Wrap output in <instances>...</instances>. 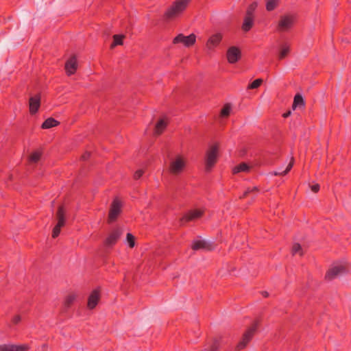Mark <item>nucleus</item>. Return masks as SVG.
Here are the masks:
<instances>
[{
	"label": "nucleus",
	"mask_w": 351,
	"mask_h": 351,
	"mask_svg": "<svg viewBox=\"0 0 351 351\" xmlns=\"http://www.w3.org/2000/svg\"><path fill=\"white\" fill-rule=\"evenodd\" d=\"M190 0H176L166 10L164 16L167 20H172L179 16L187 8Z\"/></svg>",
	"instance_id": "obj_1"
},
{
	"label": "nucleus",
	"mask_w": 351,
	"mask_h": 351,
	"mask_svg": "<svg viewBox=\"0 0 351 351\" xmlns=\"http://www.w3.org/2000/svg\"><path fill=\"white\" fill-rule=\"evenodd\" d=\"M186 159L182 156L172 157L169 160V170L173 174H178L181 173L185 165Z\"/></svg>",
	"instance_id": "obj_2"
},
{
	"label": "nucleus",
	"mask_w": 351,
	"mask_h": 351,
	"mask_svg": "<svg viewBox=\"0 0 351 351\" xmlns=\"http://www.w3.org/2000/svg\"><path fill=\"white\" fill-rule=\"evenodd\" d=\"M295 22V16L294 15L288 14L280 16L277 25V31L283 32L289 30Z\"/></svg>",
	"instance_id": "obj_3"
},
{
	"label": "nucleus",
	"mask_w": 351,
	"mask_h": 351,
	"mask_svg": "<svg viewBox=\"0 0 351 351\" xmlns=\"http://www.w3.org/2000/svg\"><path fill=\"white\" fill-rule=\"evenodd\" d=\"M56 216L58 223L53 229V238H56L59 235L61 227L64 226L65 223V211L62 206H59Z\"/></svg>",
	"instance_id": "obj_4"
},
{
	"label": "nucleus",
	"mask_w": 351,
	"mask_h": 351,
	"mask_svg": "<svg viewBox=\"0 0 351 351\" xmlns=\"http://www.w3.org/2000/svg\"><path fill=\"white\" fill-rule=\"evenodd\" d=\"M195 41L196 36L194 34H191L186 36L182 34H180L173 40V43L174 44L182 43L186 47L193 46L195 43Z\"/></svg>",
	"instance_id": "obj_5"
},
{
	"label": "nucleus",
	"mask_w": 351,
	"mask_h": 351,
	"mask_svg": "<svg viewBox=\"0 0 351 351\" xmlns=\"http://www.w3.org/2000/svg\"><path fill=\"white\" fill-rule=\"evenodd\" d=\"M121 204L119 199H115L110 207L108 221L112 223L116 220L121 213Z\"/></svg>",
	"instance_id": "obj_6"
},
{
	"label": "nucleus",
	"mask_w": 351,
	"mask_h": 351,
	"mask_svg": "<svg viewBox=\"0 0 351 351\" xmlns=\"http://www.w3.org/2000/svg\"><path fill=\"white\" fill-rule=\"evenodd\" d=\"M29 346L27 344H1L0 345V351H27Z\"/></svg>",
	"instance_id": "obj_7"
},
{
	"label": "nucleus",
	"mask_w": 351,
	"mask_h": 351,
	"mask_svg": "<svg viewBox=\"0 0 351 351\" xmlns=\"http://www.w3.org/2000/svg\"><path fill=\"white\" fill-rule=\"evenodd\" d=\"M227 59L229 63H236L241 58V51L237 47H231L227 51Z\"/></svg>",
	"instance_id": "obj_8"
},
{
	"label": "nucleus",
	"mask_w": 351,
	"mask_h": 351,
	"mask_svg": "<svg viewBox=\"0 0 351 351\" xmlns=\"http://www.w3.org/2000/svg\"><path fill=\"white\" fill-rule=\"evenodd\" d=\"M64 69L66 74L73 75L77 69V61L75 56H71L65 63Z\"/></svg>",
	"instance_id": "obj_9"
},
{
	"label": "nucleus",
	"mask_w": 351,
	"mask_h": 351,
	"mask_svg": "<svg viewBox=\"0 0 351 351\" xmlns=\"http://www.w3.org/2000/svg\"><path fill=\"white\" fill-rule=\"evenodd\" d=\"M194 250H203L206 251L212 250L214 247L213 243L206 240H197L192 245Z\"/></svg>",
	"instance_id": "obj_10"
},
{
	"label": "nucleus",
	"mask_w": 351,
	"mask_h": 351,
	"mask_svg": "<svg viewBox=\"0 0 351 351\" xmlns=\"http://www.w3.org/2000/svg\"><path fill=\"white\" fill-rule=\"evenodd\" d=\"M40 95L37 94L29 99V112L34 114L38 112L40 106Z\"/></svg>",
	"instance_id": "obj_11"
},
{
	"label": "nucleus",
	"mask_w": 351,
	"mask_h": 351,
	"mask_svg": "<svg viewBox=\"0 0 351 351\" xmlns=\"http://www.w3.org/2000/svg\"><path fill=\"white\" fill-rule=\"evenodd\" d=\"M346 271V268L343 265H335L332 267L327 272L326 278L328 280H332L335 277L343 274Z\"/></svg>",
	"instance_id": "obj_12"
},
{
	"label": "nucleus",
	"mask_w": 351,
	"mask_h": 351,
	"mask_svg": "<svg viewBox=\"0 0 351 351\" xmlns=\"http://www.w3.org/2000/svg\"><path fill=\"white\" fill-rule=\"evenodd\" d=\"M222 36L221 34L217 33L212 35L208 40L206 46L210 51L213 50L217 46L219 45L221 41Z\"/></svg>",
	"instance_id": "obj_13"
},
{
	"label": "nucleus",
	"mask_w": 351,
	"mask_h": 351,
	"mask_svg": "<svg viewBox=\"0 0 351 351\" xmlns=\"http://www.w3.org/2000/svg\"><path fill=\"white\" fill-rule=\"evenodd\" d=\"M122 234V230L121 228H116L113 230L106 239L105 243L108 246H111L115 244L117 239L120 237Z\"/></svg>",
	"instance_id": "obj_14"
},
{
	"label": "nucleus",
	"mask_w": 351,
	"mask_h": 351,
	"mask_svg": "<svg viewBox=\"0 0 351 351\" xmlns=\"http://www.w3.org/2000/svg\"><path fill=\"white\" fill-rule=\"evenodd\" d=\"M167 125H168L167 118L163 117V118L160 119L155 125L154 134L155 136L160 135L164 132V130L167 128Z\"/></svg>",
	"instance_id": "obj_15"
},
{
	"label": "nucleus",
	"mask_w": 351,
	"mask_h": 351,
	"mask_svg": "<svg viewBox=\"0 0 351 351\" xmlns=\"http://www.w3.org/2000/svg\"><path fill=\"white\" fill-rule=\"evenodd\" d=\"M100 298L99 293L97 290L93 291L88 300V307L90 309L94 308L97 304Z\"/></svg>",
	"instance_id": "obj_16"
},
{
	"label": "nucleus",
	"mask_w": 351,
	"mask_h": 351,
	"mask_svg": "<svg viewBox=\"0 0 351 351\" xmlns=\"http://www.w3.org/2000/svg\"><path fill=\"white\" fill-rule=\"evenodd\" d=\"M254 16L245 15L244 17L242 29L244 32H247L253 27Z\"/></svg>",
	"instance_id": "obj_17"
},
{
	"label": "nucleus",
	"mask_w": 351,
	"mask_h": 351,
	"mask_svg": "<svg viewBox=\"0 0 351 351\" xmlns=\"http://www.w3.org/2000/svg\"><path fill=\"white\" fill-rule=\"evenodd\" d=\"M203 211L199 209H195L190 211L186 216L182 219L183 221H191L200 217L202 215Z\"/></svg>",
	"instance_id": "obj_18"
},
{
	"label": "nucleus",
	"mask_w": 351,
	"mask_h": 351,
	"mask_svg": "<svg viewBox=\"0 0 351 351\" xmlns=\"http://www.w3.org/2000/svg\"><path fill=\"white\" fill-rule=\"evenodd\" d=\"M290 51V45L287 43H284L280 46L278 58L282 60L287 56Z\"/></svg>",
	"instance_id": "obj_19"
},
{
	"label": "nucleus",
	"mask_w": 351,
	"mask_h": 351,
	"mask_svg": "<svg viewBox=\"0 0 351 351\" xmlns=\"http://www.w3.org/2000/svg\"><path fill=\"white\" fill-rule=\"evenodd\" d=\"M59 125V122L55 119L50 117L47 119L42 124L43 129H49Z\"/></svg>",
	"instance_id": "obj_20"
},
{
	"label": "nucleus",
	"mask_w": 351,
	"mask_h": 351,
	"mask_svg": "<svg viewBox=\"0 0 351 351\" xmlns=\"http://www.w3.org/2000/svg\"><path fill=\"white\" fill-rule=\"evenodd\" d=\"M257 328V324L254 323L250 328H249L243 334V337L246 341H250L255 333Z\"/></svg>",
	"instance_id": "obj_21"
},
{
	"label": "nucleus",
	"mask_w": 351,
	"mask_h": 351,
	"mask_svg": "<svg viewBox=\"0 0 351 351\" xmlns=\"http://www.w3.org/2000/svg\"><path fill=\"white\" fill-rule=\"evenodd\" d=\"M305 106L304 100L302 96L300 94L295 95L293 103V108L295 109L296 107H304Z\"/></svg>",
	"instance_id": "obj_22"
},
{
	"label": "nucleus",
	"mask_w": 351,
	"mask_h": 351,
	"mask_svg": "<svg viewBox=\"0 0 351 351\" xmlns=\"http://www.w3.org/2000/svg\"><path fill=\"white\" fill-rule=\"evenodd\" d=\"M125 36L123 34H114L113 36V42L110 45L111 48H114L117 45H122Z\"/></svg>",
	"instance_id": "obj_23"
},
{
	"label": "nucleus",
	"mask_w": 351,
	"mask_h": 351,
	"mask_svg": "<svg viewBox=\"0 0 351 351\" xmlns=\"http://www.w3.org/2000/svg\"><path fill=\"white\" fill-rule=\"evenodd\" d=\"M217 155H208L206 158V167L209 170L217 162Z\"/></svg>",
	"instance_id": "obj_24"
},
{
	"label": "nucleus",
	"mask_w": 351,
	"mask_h": 351,
	"mask_svg": "<svg viewBox=\"0 0 351 351\" xmlns=\"http://www.w3.org/2000/svg\"><path fill=\"white\" fill-rule=\"evenodd\" d=\"M279 0H267L266 2V9L267 11L274 10L278 5Z\"/></svg>",
	"instance_id": "obj_25"
},
{
	"label": "nucleus",
	"mask_w": 351,
	"mask_h": 351,
	"mask_svg": "<svg viewBox=\"0 0 351 351\" xmlns=\"http://www.w3.org/2000/svg\"><path fill=\"white\" fill-rule=\"evenodd\" d=\"M219 151V143L215 142L210 145L206 154H217Z\"/></svg>",
	"instance_id": "obj_26"
},
{
	"label": "nucleus",
	"mask_w": 351,
	"mask_h": 351,
	"mask_svg": "<svg viewBox=\"0 0 351 351\" xmlns=\"http://www.w3.org/2000/svg\"><path fill=\"white\" fill-rule=\"evenodd\" d=\"M250 167L246 163H241L233 169V173H237L241 171H247Z\"/></svg>",
	"instance_id": "obj_27"
},
{
	"label": "nucleus",
	"mask_w": 351,
	"mask_h": 351,
	"mask_svg": "<svg viewBox=\"0 0 351 351\" xmlns=\"http://www.w3.org/2000/svg\"><path fill=\"white\" fill-rule=\"evenodd\" d=\"M258 6L256 2H252L247 8L245 15L254 16V13Z\"/></svg>",
	"instance_id": "obj_28"
},
{
	"label": "nucleus",
	"mask_w": 351,
	"mask_h": 351,
	"mask_svg": "<svg viewBox=\"0 0 351 351\" xmlns=\"http://www.w3.org/2000/svg\"><path fill=\"white\" fill-rule=\"evenodd\" d=\"M231 110V106L230 104H227L224 105L223 108L221 110L220 116L221 117H228L230 115Z\"/></svg>",
	"instance_id": "obj_29"
},
{
	"label": "nucleus",
	"mask_w": 351,
	"mask_h": 351,
	"mask_svg": "<svg viewBox=\"0 0 351 351\" xmlns=\"http://www.w3.org/2000/svg\"><path fill=\"white\" fill-rule=\"evenodd\" d=\"M291 252L293 255L298 254L302 256L303 254V250L299 243L293 244Z\"/></svg>",
	"instance_id": "obj_30"
},
{
	"label": "nucleus",
	"mask_w": 351,
	"mask_h": 351,
	"mask_svg": "<svg viewBox=\"0 0 351 351\" xmlns=\"http://www.w3.org/2000/svg\"><path fill=\"white\" fill-rule=\"evenodd\" d=\"M263 83V80L262 79H256L255 80H254L251 84H250L248 85V87L247 88L248 89H255V88H258Z\"/></svg>",
	"instance_id": "obj_31"
},
{
	"label": "nucleus",
	"mask_w": 351,
	"mask_h": 351,
	"mask_svg": "<svg viewBox=\"0 0 351 351\" xmlns=\"http://www.w3.org/2000/svg\"><path fill=\"white\" fill-rule=\"evenodd\" d=\"M126 242L130 247H133L135 245V237L130 233H128L126 235Z\"/></svg>",
	"instance_id": "obj_32"
},
{
	"label": "nucleus",
	"mask_w": 351,
	"mask_h": 351,
	"mask_svg": "<svg viewBox=\"0 0 351 351\" xmlns=\"http://www.w3.org/2000/svg\"><path fill=\"white\" fill-rule=\"evenodd\" d=\"M293 163H294V159H293V158H291L287 169L282 173L276 172L275 175H285V174H287L289 172V171L291 169V167H293Z\"/></svg>",
	"instance_id": "obj_33"
},
{
	"label": "nucleus",
	"mask_w": 351,
	"mask_h": 351,
	"mask_svg": "<svg viewBox=\"0 0 351 351\" xmlns=\"http://www.w3.org/2000/svg\"><path fill=\"white\" fill-rule=\"evenodd\" d=\"M249 341H246L245 338L243 337L242 339L239 342V343L237 346V350H242L243 349L247 344Z\"/></svg>",
	"instance_id": "obj_34"
},
{
	"label": "nucleus",
	"mask_w": 351,
	"mask_h": 351,
	"mask_svg": "<svg viewBox=\"0 0 351 351\" xmlns=\"http://www.w3.org/2000/svg\"><path fill=\"white\" fill-rule=\"evenodd\" d=\"M28 160L31 162H36L40 160V155H29Z\"/></svg>",
	"instance_id": "obj_35"
},
{
	"label": "nucleus",
	"mask_w": 351,
	"mask_h": 351,
	"mask_svg": "<svg viewBox=\"0 0 351 351\" xmlns=\"http://www.w3.org/2000/svg\"><path fill=\"white\" fill-rule=\"evenodd\" d=\"M75 295H69V296L66 298V302H65L67 306H69V305H70V304L73 302V300H75Z\"/></svg>",
	"instance_id": "obj_36"
},
{
	"label": "nucleus",
	"mask_w": 351,
	"mask_h": 351,
	"mask_svg": "<svg viewBox=\"0 0 351 351\" xmlns=\"http://www.w3.org/2000/svg\"><path fill=\"white\" fill-rule=\"evenodd\" d=\"M21 320V317L19 315H14L12 318L14 324H18Z\"/></svg>",
	"instance_id": "obj_37"
},
{
	"label": "nucleus",
	"mask_w": 351,
	"mask_h": 351,
	"mask_svg": "<svg viewBox=\"0 0 351 351\" xmlns=\"http://www.w3.org/2000/svg\"><path fill=\"white\" fill-rule=\"evenodd\" d=\"M143 172L142 170H138L137 171H136V173H134V178L135 179H138L141 178V176L143 175Z\"/></svg>",
	"instance_id": "obj_38"
},
{
	"label": "nucleus",
	"mask_w": 351,
	"mask_h": 351,
	"mask_svg": "<svg viewBox=\"0 0 351 351\" xmlns=\"http://www.w3.org/2000/svg\"><path fill=\"white\" fill-rule=\"evenodd\" d=\"M319 189V185L316 184L315 185H313L311 186V190L314 192V193H317Z\"/></svg>",
	"instance_id": "obj_39"
},
{
	"label": "nucleus",
	"mask_w": 351,
	"mask_h": 351,
	"mask_svg": "<svg viewBox=\"0 0 351 351\" xmlns=\"http://www.w3.org/2000/svg\"><path fill=\"white\" fill-rule=\"evenodd\" d=\"M218 350V346L216 343H215L214 345H213L208 351H217Z\"/></svg>",
	"instance_id": "obj_40"
},
{
	"label": "nucleus",
	"mask_w": 351,
	"mask_h": 351,
	"mask_svg": "<svg viewBox=\"0 0 351 351\" xmlns=\"http://www.w3.org/2000/svg\"><path fill=\"white\" fill-rule=\"evenodd\" d=\"M258 189L256 187H253L252 189H247L245 194H244V196H246L248 193H250V192H252V191H256Z\"/></svg>",
	"instance_id": "obj_41"
},
{
	"label": "nucleus",
	"mask_w": 351,
	"mask_h": 351,
	"mask_svg": "<svg viewBox=\"0 0 351 351\" xmlns=\"http://www.w3.org/2000/svg\"><path fill=\"white\" fill-rule=\"evenodd\" d=\"M290 114V112H287V113H285L284 114V117H287Z\"/></svg>",
	"instance_id": "obj_42"
},
{
	"label": "nucleus",
	"mask_w": 351,
	"mask_h": 351,
	"mask_svg": "<svg viewBox=\"0 0 351 351\" xmlns=\"http://www.w3.org/2000/svg\"><path fill=\"white\" fill-rule=\"evenodd\" d=\"M263 295L265 296V297L268 296V293L267 292H264L263 293Z\"/></svg>",
	"instance_id": "obj_43"
},
{
	"label": "nucleus",
	"mask_w": 351,
	"mask_h": 351,
	"mask_svg": "<svg viewBox=\"0 0 351 351\" xmlns=\"http://www.w3.org/2000/svg\"><path fill=\"white\" fill-rule=\"evenodd\" d=\"M46 348H47V345L46 344L43 345V349H45Z\"/></svg>",
	"instance_id": "obj_44"
}]
</instances>
